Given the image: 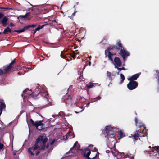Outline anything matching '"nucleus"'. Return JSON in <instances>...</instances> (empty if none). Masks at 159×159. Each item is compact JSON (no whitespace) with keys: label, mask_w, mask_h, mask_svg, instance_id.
Listing matches in <instances>:
<instances>
[{"label":"nucleus","mask_w":159,"mask_h":159,"mask_svg":"<svg viewBox=\"0 0 159 159\" xmlns=\"http://www.w3.org/2000/svg\"><path fill=\"white\" fill-rule=\"evenodd\" d=\"M4 73V70L2 71L1 69H0V75H2Z\"/></svg>","instance_id":"nucleus-38"},{"label":"nucleus","mask_w":159,"mask_h":159,"mask_svg":"<svg viewBox=\"0 0 159 159\" xmlns=\"http://www.w3.org/2000/svg\"><path fill=\"white\" fill-rule=\"evenodd\" d=\"M29 90L28 88L26 89L25 90H24L23 92V93L21 95V96L23 98H25L26 95H25V94H27L28 93H26L27 91H29Z\"/></svg>","instance_id":"nucleus-23"},{"label":"nucleus","mask_w":159,"mask_h":159,"mask_svg":"<svg viewBox=\"0 0 159 159\" xmlns=\"http://www.w3.org/2000/svg\"><path fill=\"white\" fill-rule=\"evenodd\" d=\"M40 153V151H38L36 153V156H37L38 155H39Z\"/></svg>","instance_id":"nucleus-45"},{"label":"nucleus","mask_w":159,"mask_h":159,"mask_svg":"<svg viewBox=\"0 0 159 159\" xmlns=\"http://www.w3.org/2000/svg\"><path fill=\"white\" fill-rule=\"evenodd\" d=\"M140 127H143L142 131L139 130H136L134 134L132 135V136L135 139V140H137L138 139L140 140V138L139 137H144L145 136V133L144 132H145L146 131V128L143 125L142 126H140Z\"/></svg>","instance_id":"nucleus-4"},{"label":"nucleus","mask_w":159,"mask_h":159,"mask_svg":"<svg viewBox=\"0 0 159 159\" xmlns=\"http://www.w3.org/2000/svg\"><path fill=\"white\" fill-rule=\"evenodd\" d=\"M66 136V139H67L68 136H69V133H67Z\"/></svg>","instance_id":"nucleus-47"},{"label":"nucleus","mask_w":159,"mask_h":159,"mask_svg":"<svg viewBox=\"0 0 159 159\" xmlns=\"http://www.w3.org/2000/svg\"><path fill=\"white\" fill-rule=\"evenodd\" d=\"M122 47V44L120 40L118 41L116 43V45H113L108 47L105 50V52L106 54L107 52H109L111 50L115 49L117 51H119V48Z\"/></svg>","instance_id":"nucleus-8"},{"label":"nucleus","mask_w":159,"mask_h":159,"mask_svg":"<svg viewBox=\"0 0 159 159\" xmlns=\"http://www.w3.org/2000/svg\"><path fill=\"white\" fill-rule=\"evenodd\" d=\"M44 137H45L43 135H40L39 136L36 140L35 142L36 143L39 144L42 142V143L44 139Z\"/></svg>","instance_id":"nucleus-15"},{"label":"nucleus","mask_w":159,"mask_h":159,"mask_svg":"<svg viewBox=\"0 0 159 159\" xmlns=\"http://www.w3.org/2000/svg\"><path fill=\"white\" fill-rule=\"evenodd\" d=\"M119 50H120V52L118 53V54L122 57L123 61L125 62L127 57L130 55V53L129 52L126 50L122 44V47L119 48Z\"/></svg>","instance_id":"nucleus-6"},{"label":"nucleus","mask_w":159,"mask_h":159,"mask_svg":"<svg viewBox=\"0 0 159 159\" xmlns=\"http://www.w3.org/2000/svg\"><path fill=\"white\" fill-rule=\"evenodd\" d=\"M30 14L29 12L26 13L25 15H20L18 16V18H26Z\"/></svg>","instance_id":"nucleus-24"},{"label":"nucleus","mask_w":159,"mask_h":159,"mask_svg":"<svg viewBox=\"0 0 159 159\" xmlns=\"http://www.w3.org/2000/svg\"><path fill=\"white\" fill-rule=\"evenodd\" d=\"M91 56H90L89 57V58L90 59V60H91Z\"/></svg>","instance_id":"nucleus-54"},{"label":"nucleus","mask_w":159,"mask_h":159,"mask_svg":"<svg viewBox=\"0 0 159 159\" xmlns=\"http://www.w3.org/2000/svg\"><path fill=\"white\" fill-rule=\"evenodd\" d=\"M10 26L11 27H12L14 26V24L12 22H11L10 24Z\"/></svg>","instance_id":"nucleus-44"},{"label":"nucleus","mask_w":159,"mask_h":159,"mask_svg":"<svg viewBox=\"0 0 159 159\" xmlns=\"http://www.w3.org/2000/svg\"><path fill=\"white\" fill-rule=\"evenodd\" d=\"M87 63H86V65H85V66H84V67H85V66H87Z\"/></svg>","instance_id":"nucleus-58"},{"label":"nucleus","mask_w":159,"mask_h":159,"mask_svg":"<svg viewBox=\"0 0 159 159\" xmlns=\"http://www.w3.org/2000/svg\"><path fill=\"white\" fill-rule=\"evenodd\" d=\"M92 151L93 152H97L98 149L96 147H94Z\"/></svg>","instance_id":"nucleus-42"},{"label":"nucleus","mask_w":159,"mask_h":159,"mask_svg":"<svg viewBox=\"0 0 159 159\" xmlns=\"http://www.w3.org/2000/svg\"><path fill=\"white\" fill-rule=\"evenodd\" d=\"M48 138L47 137H44V139L43 143H42V146L40 148V149L42 150H44L46 147V143L48 141Z\"/></svg>","instance_id":"nucleus-17"},{"label":"nucleus","mask_w":159,"mask_h":159,"mask_svg":"<svg viewBox=\"0 0 159 159\" xmlns=\"http://www.w3.org/2000/svg\"><path fill=\"white\" fill-rule=\"evenodd\" d=\"M108 57L109 58V59L111 60L112 62H113V58H112V53L110 52H108Z\"/></svg>","instance_id":"nucleus-26"},{"label":"nucleus","mask_w":159,"mask_h":159,"mask_svg":"<svg viewBox=\"0 0 159 159\" xmlns=\"http://www.w3.org/2000/svg\"><path fill=\"white\" fill-rule=\"evenodd\" d=\"M78 144V141H76L74 143L73 147L70 149V150L68 152L66 153L65 157L69 156V155H68L71 152V151L74 148L75 146Z\"/></svg>","instance_id":"nucleus-19"},{"label":"nucleus","mask_w":159,"mask_h":159,"mask_svg":"<svg viewBox=\"0 0 159 159\" xmlns=\"http://www.w3.org/2000/svg\"><path fill=\"white\" fill-rule=\"evenodd\" d=\"M4 146V145L3 144L0 143V150L2 149L3 148Z\"/></svg>","instance_id":"nucleus-36"},{"label":"nucleus","mask_w":159,"mask_h":159,"mask_svg":"<svg viewBox=\"0 0 159 159\" xmlns=\"http://www.w3.org/2000/svg\"><path fill=\"white\" fill-rule=\"evenodd\" d=\"M55 141V139H53L50 143V144L51 145H52Z\"/></svg>","instance_id":"nucleus-40"},{"label":"nucleus","mask_w":159,"mask_h":159,"mask_svg":"<svg viewBox=\"0 0 159 159\" xmlns=\"http://www.w3.org/2000/svg\"><path fill=\"white\" fill-rule=\"evenodd\" d=\"M36 150V149H34V147H32L29 148L28 149V152L31 155L33 156L34 155V154L33 152L32 151H34Z\"/></svg>","instance_id":"nucleus-22"},{"label":"nucleus","mask_w":159,"mask_h":159,"mask_svg":"<svg viewBox=\"0 0 159 159\" xmlns=\"http://www.w3.org/2000/svg\"><path fill=\"white\" fill-rule=\"evenodd\" d=\"M115 68H117L118 70H119L120 71H121L122 70H126V69L124 67H122L121 68H119L118 67V66H115Z\"/></svg>","instance_id":"nucleus-29"},{"label":"nucleus","mask_w":159,"mask_h":159,"mask_svg":"<svg viewBox=\"0 0 159 159\" xmlns=\"http://www.w3.org/2000/svg\"><path fill=\"white\" fill-rule=\"evenodd\" d=\"M36 25L35 24L29 25L25 26L22 29L20 30H14V31H12V32H16L17 33H20L24 32L25 30H28L30 28H34L36 27ZM12 31L9 28V27H7L4 30L3 33L4 34H8V32L11 33Z\"/></svg>","instance_id":"nucleus-2"},{"label":"nucleus","mask_w":159,"mask_h":159,"mask_svg":"<svg viewBox=\"0 0 159 159\" xmlns=\"http://www.w3.org/2000/svg\"><path fill=\"white\" fill-rule=\"evenodd\" d=\"M57 23L56 20H52L51 21H50V22L49 23V24H50V26H52L54 25H57L56 24H54V25L53 24V23Z\"/></svg>","instance_id":"nucleus-28"},{"label":"nucleus","mask_w":159,"mask_h":159,"mask_svg":"<svg viewBox=\"0 0 159 159\" xmlns=\"http://www.w3.org/2000/svg\"><path fill=\"white\" fill-rule=\"evenodd\" d=\"M62 99L67 104H70L71 105L74 103L72 96L71 95L69 92H67L66 94L64 96Z\"/></svg>","instance_id":"nucleus-9"},{"label":"nucleus","mask_w":159,"mask_h":159,"mask_svg":"<svg viewBox=\"0 0 159 159\" xmlns=\"http://www.w3.org/2000/svg\"><path fill=\"white\" fill-rule=\"evenodd\" d=\"M120 78L121 79V81L120 82V84H121L124 82V80L125 79V76L123 74H121L120 75Z\"/></svg>","instance_id":"nucleus-27"},{"label":"nucleus","mask_w":159,"mask_h":159,"mask_svg":"<svg viewBox=\"0 0 159 159\" xmlns=\"http://www.w3.org/2000/svg\"><path fill=\"white\" fill-rule=\"evenodd\" d=\"M13 155L15 156L16 155V152H13Z\"/></svg>","instance_id":"nucleus-50"},{"label":"nucleus","mask_w":159,"mask_h":159,"mask_svg":"<svg viewBox=\"0 0 159 159\" xmlns=\"http://www.w3.org/2000/svg\"><path fill=\"white\" fill-rule=\"evenodd\" d=\"M124 153H122L121 154V155H122V154H123V155H124Z\"/></svg>","instance_id":"nucleus-59"},{"label":"nucleus","mask_w":159,"mask_h":159,"mask_svg":"<svg viewBox=\"0 0 159 159\" xmlns=\"http://www.w3.org/2000/svg\"><path fill=\"white\" fill-rule=\"evenodd\" d=\"M149 148H151L152 149V148L151 147V146H149Z\"/></svg>","instance_id":"nucleus-57"},{"label":"nucleus","mask_w":159,"mask_h":159,"mask_svg":"<svg viewBox=\"0 0 159 159\" xmlns=\"http://www.w3.org/2000/svg\"><path fill=\"white\" fill-rule=\"evenodd\" d=\"M91 63L90 61L89 62L88 65L89 66H90L91 65Z\"/></svg>","instance_id":"nucleus-49"},{"label":"nucleus","mask_w":159,"mask_h":159,"mask_svg":"<svg viewBox=\"0 0 159 159\" xmlns=\"http://www.w3.org/2000/svg\"><path fill=\"white\" fill-rule=\"evenodd\" d=\"M31 9L32 10H33V8H29V9Z\"/></svg>","instance_id":"nucleus-55"},{"label":"nucleus","mask_w":159,"mask_h":159,"mask_svg":"<svg viewBox=\"0 0 159 159\" xmlns=\"http://www.w3.org/2000/svg\"><path fill=\"white\" fill-rule=\"evenodd\" d=\"M101 98L100 97V96H98L97 97L94 98L93 100H95L96 101H97V100H100L101 99Z\"/></svg>","instance_id":"nucleus-34"},{"label":"nucleus","mask_w":159,"mask_h":159,"mask_svg":"<svg viewBox=\"0 0 159 159\" xmlns=\"http://www.w3.org/2000/svg\"><path fill=\"white\" fill-rule=\"evenodd\" d=\"M94 86V84H91L89 85H86V86L87 89H90L92 88Z\"/></svg>","instance_id":"nucleus-32"},{"label":"nucleus","mask_w":159,"mask_h":159,"mask_svg":"<svg viewBox=\"0 0 159 159\" xmlns=\"http://www.w3.org/2000/svg\"><path fill=\"white\" fill-rule=\"evenodd\" d=\"M49 147V144L48 143L47 145H46V148H48Z\"/></svg>","instance_id":"nucleus-46"},{"label":"nucleus","mask_w":159,"mask_h":159,"mask_svg":"<svg viewBox=\"0 0 159 159\" xmlns=\"http://www.w3.org/2000/svg\"><path fill=\"white\" fill-rule=\"evenodd\" d=\"M90 102H89V103H88L87 104H86V106H87V107H88L89 106V104H90Z\"/></svg>","instance_id":"nucleus-51"},{"label":"nucleus","mask_w":159,"mask_h":159,"mask_svg":"<svg viewBox=\"0 0 159 159\" xmlns=\"http://www.w3.org/2000/svg\"><path fill=\"white\" fill-rule=\"evenodd\" d=\"M79 52L78 50H76L75 51H73L71 53L68 54L67 53V55H70L72 57L71 58H70V60H71L72 58H73V59H75V56L77 54H78Z\"/></svg>","instance_id":"nucleus-18"},{"label":"nucleus","mask_w":159,"mask_h":159,"mask_svg":"<svg viewBox=\"0 0 159 159\" xmlns=\"http://www.w3.org/2000/svg\"><path fill=\"white\" fill-rule=\"evenodd\" d=\"M119 136H118L117 137L119 139H120L121 138L125 137V134L123 133L121 130H120L119 132Z\"/></svg>","instance_id":"nucleus-21"},{"label":"nucleus","mask_w":159,"mask_h":159,"mask_svg":"<svg viewBox=\"0 0 159 159\" xmlns=\"http://www.w3.org/2000/svg\"><path fill=\"white\" fill-rule=\"evenodd\" d=\"M134 120H135V122L136 123V125H137V123H138V119L137 118H136V117L135 118Z\"/></svg>","instance_id":"nucleus-43"},{"label":"nucleus","mask_w":159,"mask_h":159,"mask_svg":"<svg viewBox=\"0 0 159 159\" xmlns=\"http://www.w3.org/2000/svg\"><path fill=\"white\" fill-rule=\"evenodd\" d=\"M140 75V73H138L133 75L129 78H128V80L129 81H135L134 80H137L139 77Z\"/></svg>","instance_id":"nucleus-14"},{"label":"nucleus","mask_w":159,"mask_h":159,"mask_svg":"<svg viewBox=\"0 0 159 159\" xmlns=\"http://www.w3.org/2000/svg\"><path fill=\"white\" fill-rule=\"evenodd\" d=\"M116 54V53H112V56H113V55H115Z\"/></svg>","instance_id":"nucleus-52"},{"label":"nucleus","mask_w":159,"mask_h":159,"mask_svg":"<svg viewBox=\"0 0 159 159\" xmlns=\"http://www.w3.org/2000/svg\"><path fill=\"white\" fill-rule=\"evenodd\" d=\"M16 62V59L13 60L9 65L5 67H4L3 70L4 74H6L10 71V70L12 68V70L14 71L18 70L19 67L16 66V67H14V64Z\"/></svg>","instance_id":"nucleus-5"},{"label":"nucleus","mask_w":159,"mask_h":159,"mask_svg":"<svg viewBox=\"0 0 159 159\" xmlns=\"http://www.w3.org/2000/svg\"><path fill=\"white\" fill-rule=\"evenodd\" d=\"M154 151H155L157 152L155 155L156 156H157V155H159V146H155L152 147V149H151V151L153 152Z\"/></svg>","instance_id":"nucleus-16"},{"label":"nucleus","mask_w":159,"mask_h":159,"mask_svg":"<svg viewBox=\"0 0 159 159\" xmlns=\"http://www.w3.org/2000/svg\"><path fill=\"white\" fill-rule=\"evenodd\" d=\"M24 73H25L24 72L23 73L22 72H19L18 73V74L19 75H23L24 74Z\"/></svg>","instance_id":"nucleus-41"},{"label":"nucleus","mask_w":159,"mask_h":159,"mask_svg":"<svg viewBox=\"0 0 159 159\" xmlns=\"http://www.w3.org/2000/svg\"><path fill=\"white\" fill-rule=\"evenodd\" d=\"M95 101H93V102H95Z\"/></svg>","instance_id":"nucleus-61"},{"label":"nucleus","mask_w":159,"mask_h":159,"mask_svg":"<svg viewBox=\"0 0 159 159\" xmlns=\"http://www.w3.org/2000/svg\"><path fill=\"white\" fill-rule=\"evenodd\" d=\"M30 121L32 125L35 126L38 129L41 130L45 128L44 126V124L43 123L42 120L37 121L34 122L32 119H31L30 120Z\"/></svg>","instance_id":"nucleus-7"},{"label":"nucleus","mask_w":159,"mask_h":159,"mask_svg":"<svg viewBox=\"0 0 159 159\" xmlns=\"http://www.w3.org/2000/svg\"><path fill=\"white\" fill-rule=\"evenodd\" d=\"M31 96L34 99H37L40 98L41 97L43 96L47 99V100L49 101L48 100V94L47 91H43V90L41 91L38 88H36L35 89L34 92L31 94Z\"/></svg>","instance_id":"nucleus-1"},{"label":"nucleus","mask_w":159,"mask_h":159,"mask_svg":"<svg viewBox=\"0 0 159 159\" xmlns=\"http://www.w3.org/2000/svg\"><path fill=\"white\" fill-rule=\"evenodd\" d=\"M82 154L84 155V157L86 158L87 159H95L97 157V154H96L95 156L92 158H90L89 156L91 153V151L88 148H86L84 150H82Z\"/></svg>","instance_id":"nucleus-10"},{"label":"nucleus","mask_w":159,"mask_h":159,"mask_svg":"<svg viewBox=\"0 0 159 159\" xmlns=\"http://www.w3.org/2000/svg\"><path fill=\"white\" fill-rule=\"evenodd\" d=\"M107 76L109 78H111V72L107 71Z\"/></svg>","instance_id":"nucleus-37"},{"label":"nucleus","mask_w":159,"mask_h":159,"mask_svg":"<svg viewBox=\"0 0 159 159\" xmlns=\"http://www.w3.org/2000/svg\"><path fill=\"white\" fill-rule=\"evenodd\" d=\"M138 83L136 81H130L127 85L128 88L130 90L135 89L138 86Z\"/></svg>","instance_id":"nucleus-11"},{"label":"nucleus","mask_w":159,"mask_h":159,"mask_svg":"<svg viewBox=\"0 0 159 159\" xmlns=\"http://www.w3.org/2000/svg\"><path fill=\"white\" fill-rule=\"evenodd\" d=\"M75 111V112L76 113H79V112H76V111Z\"/></svg>","instance_id":"nucleus-56"},{"label":"nucleus","mask_w":159,"mask_h":159,"mask_svg":"<svg viewBox=\"0 0 159 159\" xmlns=\"http://www.w3.org/2000/svg\"><path fill=\"white\" fill-rule=\"evenodd\" d=\"M48 24H45L43 25H42L41 26L40 25H39L38 27L34 30V32L33 34H34L37 31H39V30L43 28L45 26L48 25Z\"/></svg>","instance_id":"nucleus-20"},{"label":"nucleus","mask_w":159,"mask_h":159,"mask_svg":"<svg viewBox=\"0 0 159 159\" xmlns=\"http://www.w3.org/2000/svg\"><path fill=\"white\" fill-rule=\"evenodd\" d=\"M75 13L76 12H74L72 14V16H74L75 15Z\"/></svg>","instance_id":"nucleus-48"},{"label":"nucleus","mask_w":159,"mask_h":159,"mask_svg":"<svg viewBox=\"0 0 159 159\" xmlns=\"http://www.w3.org/2000/svg\"><path fill=\"white\" fill-rule=\"evenodd\" d=\"M61 57L63 58L64 59H66V60L67 61H69V59L66 56V55L65 54H64L62 53H61L60 55Z\"/></svg>","instance_id":"nucleus-25"},{"label":"nucleus","mask_w":159,"mask_h":159,"mask_svg":"<svg viewBox=\"0 0 159 159\" xmlns=\"http://www.w3.org/2000/svg\"><path fill=\"white\" fill-rule=\"evenodd\" d=\"M98 154H99V152H98Z\"/></svg>","instance_id":"nucleus-60"},{"label":"nucleus","mask_w":159,"mask_h":159,"mask_svg":"<svg viewBox=\"0 0 159 159\" xmlns=\"http://www.w3.org/2000/svg\"><path fill=\"white\" fill-rule=\"evenodd\" d=\"M72 87H73V86L72 85H70L69 86V87L68 88V90H67L68 92H69V91H70L71 89H72Z\"/></svg>","instance_id":"nucleus-39"},{"label":"nucleus","mask_w":159,"mask_h":159,"mask_svg":"<svg viewBox=\"0 0 159 159\" xmlns=\"http://www.w3.org/2000/svg\"><path fill=\"white\" fill-rule=\"evenodd\" d=\"M0 9H6V10H10L11 9V8H9L8 7H0Z\"/></svg>","instance_id":"nucleus-35"},{"label":"nucleus","mask_w":159,"mask_h":159,"mask_svg":"<svg viewBox=\"0 0 159 159\" xmlns=\"http://www.w3.org/2000/svg\"><path fill=\"white\" fill-rule=\"evenodd\" d=\"M114 62L115 64V66L118 67H120L122 65V62L120 59L118 57H116L114 60Z\"/></svg>","instance_id":"nucleus-13"},{"label":"nucleus","mask_w":159,"mask_h":159,"mask_svg":"<svg viewBox=\"0 0 159 159\" xmlns=\"http://www.w3.org/2000/svg\"><path fill=\"white\" fill-rule=\"evenodd\" d=\"M89 146L90 147H92V148L93 147V145H90Z\"/></svg>","instance_id":"nucleus-53"},{"label":"nucleus","mask_w":159,"mask_h":159,"mask_svg":"<svg viewBox=\"0 0 159 159\" xmlns=\"http://www.w3.org/2000/svg\"><path fill=\"white\" fill-rule=\"evenodd\" d=\"M110 148L111 149V152L112 153L114 156H116L115 153L113 151H115V150H116L115 148V147H113V148Z\"/></svg>","instance_id":"nucleus-30"},{"label":"nucleus","mask_w":159,"mask_h":159,"mask_svg":"<svg viewBox=\"0 0 159 159\" xmlns=\"http://www.w3.org/2000/svg\"><path fill=\"white\" fill-rule=\"evenodd\" d=\"M105 129L108 139L109 140L110 138H114L116 132V128L111 126H106Z\"/></svg>","instance_id":"nucleus-3"},{"label":"nucleus","mask_w":159,"mask_h":159,"mask_svg":"<svg viewBox=\"0 0 159 159\" xmlns=\"http://www.w3.org/2000/svg\"><path fill=\"white\" fill-rule=\"evenodd\" d=\"M4 14L3 13L0 12V19L3 18V19L1 20V23L2 24L4 27L7 26V23L8 20V18L6 16H4Z\"/></svg>","instance_id":"nucleus-12"},{"label":"nucleus","mask_w":159,"mask_h":159,"mask_svg":"<svg viewBox=\"0 0 159 159\" xmlns=\"http://www.w3.org/2000/svg\"><path fill=\"white\" fill-rule=\"evenodd\" d=\"M38 143H36L35 142L34 147V149L36 150L39 148H40L39 146H38Z\"/></svg>","instance_id":"nucleus-31"},{"label":"nucleus","mask_w":159,"mask_h":159,"mask_svg":"<svg viewBox=\"0 0 159 159\" xmlns=\"http://www.w3.org/2000/svg\"><path fill=\"white\" fill-rule=\"evenodd\" d=\"M80 146L79 144H78L77 145H76L75 147L74 148H75V149L76 150H78L80 149Z\"/></svg>","instance_id":"nucleus-33"}]
</instances>
